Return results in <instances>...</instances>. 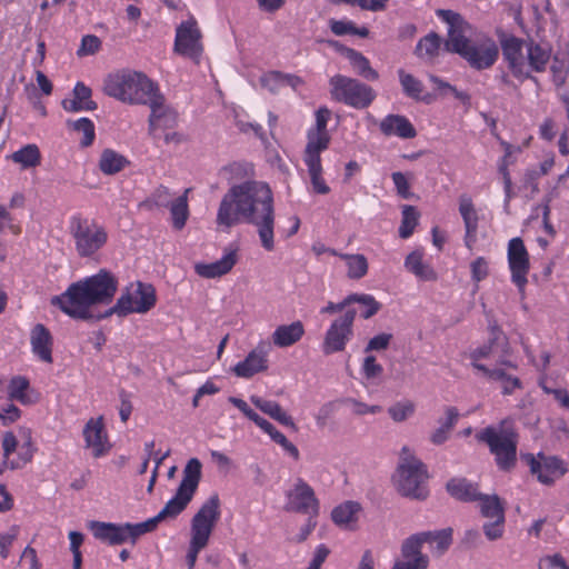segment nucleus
<instances>
[{
    "label": "nucleus",
    "mask_w": 569,
    "mask_h": 569,
    "mask_svg": "<svg viewBox=\"0 0 569 569\" xmlns=\"http://www.w3.org/2000/svg\"><path fill=\"white\" fill-rule=\"evenodd\" d=\"M499 40L503 59L512 76L521 82L531 79L532 76L527 68L526 57L523 54V48H526L528 41L507 33H503Z\"/></svg>",
    "instance_id": "obj_15"
},
{
    "label": "nucleus",
    "mask_w": 569,
    "mask_h": 569,
    "mask_svg": "<svg viewBox=\"0 0 569 569\" xmlns=\"http://www.w3.org/2000/svg\"><path fill=\"white\" fill-rule=\"evenodd\" d=\"M173 49L178 54L199 63L203 47L200 30L193 19L182 21L177 27Z\"/></svg>",
    "instance_id": "obj_16"
},
{
    "label": "nucleus",
    "mask_w": 569,
    "mask_h": 569,
    "mask_svg": "<svg viewBox=\"0 0 569 569\" xmlns=\"http://www.w3.org/2000/svg\"><path fill=\"white\" fill-rule=\"evenodd\" d=\"M329 27L332 33L336 36H346V34H352L355 22L350 20H335L331 19L329 21Z\"/></svg>",
    "instance_id": "obj_60"
},
{
    "label": "nucleus",
    "mask_w": 569,
    "mask_h": 569,
    "mask_svg": "<svg viewBox=\"0 0 569 569\" xmlns=\"http://www.w3.org/2000/svg\"><path fill=\"white\" fill-rule=\"evenodd\" d=\"M471 279L475 282H480L486 279L489 274L488 261L483 257H478L470 264Z\"/></svg>",
    "instance_id": "obj_53"
},
{
    "label": "nucleus",
    "mask_w": 569,
    "mask_h": 569,
    "mask_svg": "<svg viewBox=\"0 0 569 569\" xmlns=\"http://www.w3.org/2000/svg\"><path fill=\"white\" fill-rule=\"evenodd\" d=\"M507 260L511 281L523 298L530 271V258L523 240L520 237H515L509 240Z\"/></svg>",
    "instance_id": "obj_14"
},
{
    "label": "nucleus",
    "mask_w": 569,
    "mask_h": 569,
    "mask_svg": "<svg viewBox=\"0 0 569 569\" xmlns=\"http://www.w3.org/2000/svg\"><path fill=\"white\" fill-rule=\"evenodd\" d=\"M103 91L123 103L149 106L160 92L157 82L144 73L129 69H122L108 74L104 80Z\"/></svg>",
    "instance_id": "obj_5"
},
{
    "label": "nucleus",
    "mask_w": 569,
    "mask_h": 569,
    "mask_svg": "<svg viewBox=\"0 0 569 569\" xmlns=\"http://www.w3.org/2000/svg\"><path fill=\"white\" fill-rule=\"evenodd\" d=\"M117 290V277L100 269L96 274L71 283L60 296L52 297L51 305L72 319L89 320L92 318L90 308L110 303Z\"/></svg>",
    "instance_id": "obj_3"
},
{
    "label": "nucleus",
    "mask_w": 569,
    "mask_h": 569,
    "mask_svg": "<svg viewBox=\"0 0 569 569\" xmlns=\"http://www.w3.org/2000/svg\"><path fill=\"white\" fill-rule=\"evenodd\" d=\"M287 81L288 83L295 86L296 83H300L301 80L298 77L283 74L279 71H271L262 78L263 83L273 82L274 84H279Z\"/></svg>",
    "instance_id": "obj_59"
},
{
    "label": "nucleus",
    "mask_w": 569,
    "mask_h": 569,
    "mask_svg": "<svg viewBox=\"0 0 569 569\" xmlns=\"http://www.w3.org/2000/svg\"><path fill=\"white\" fill-rule=\"evenodd\" d=\"M68 126L83 134L80 141L82 147L87 148L93 143L96 138L94 123L89 118L83 117L76 121H68Z\"/></svg>",
    "instance_id": "obj_45"
},
{
    "label": "nucleus",
    "mask_w": 569,
    "mask_h": 569,
    "mask_svg": "<svg viewBox=\"0 0 569 569\" xmlns=\"http://www.w3.org/2000/svg\"><path fill=\"white\" fill-rule=\"evenodd\" d=\"M101 41L97 36L87 34L81 40V47L78 51L79 54H93L99 50Z\"/></svg>",
    "instance_id": "obj_61"
},
{
    "label": "nucleus",
    "mask_w": 569,
    "mask_h": 569,
    "mask_svg": "<svg viewBox=\"0 0 569 569\" xmlns=\"http://www.w3.org/2000/svg\"><path fill=\"white\" fill-rule=\"evenodd\" d=\"M18 535V528L12 527L10 532L0 533V556L2 559H7L10 553V547Z\"/></svg>",
    "instance_id": "obj_57"
},
{
    "label": "nucleus",
    "mask_w": 569,
    "mask_h": 569,
    "mask_svg": "<svg viewBox=\"0 0 569 569\" xmlns=\"http://www.w3.org/2000/svg\"><path fill=\"white\" fill-rule=\"evenodd\" d=\"M86 447L92 449L94 458L104 456L111 448L104 430L103 418H90L83 428Z\"/></svg>",
    "instance_id": "obj_19"
},
{
    "label": "nucleus",
    "mask_w": 569,
    "mask_h": 569,
    "mask_svg": "<svg viewBox=\"0 0 569 569\" xmlns=\"http://www.w3.org/2000/svg\"><path fill=\"white\" fill-rule=\"evenodd\" d=\"M171 193L167 187H158L152 194L142 203V206L152 209L154 207H169L171 204Z\"/></svg>",
    "instance_id": "obj_50"
},
{
    "label": "nucleus",
    "mask_w": 569,
    "mask_h": 569,
    "mask_svg": "<svg viewBox=\"0 0 569 569\" xmlns=\"http://www.w3.org/2000/svg\"><path fill=\"white\" fill-rule=\"evenodd\" d=\"M29 388V380L26 377H13L8 387L9 398L26 403V391Z\"/></svg>",
    "instance_id": "obj_49"
},
{
    "label": "nucleus",
    "mask_w": 569,
    "mask_h": 569,
    "mask_svg": "<svg viewBox=\"0 0 569 569\" xmlns=\"http://www.w3.org/2000/svg\"><path fill=\"white\" fill-rule=\"evenodd\" d=\"M218 221L228 227L242 221L252 224L261 247L268 252L274 250V198L268 183L246 181L231 187L221 200Z\"/></svg>",
    "instance_id": "obj_1"
},
{
    "label": "nucleus",
    "mask_w": 569,
    "mask_h": 569,
    "mask_svg": "<svg viewBox=\"0 0 569 569\" xmlns=\"http://www.w3.org/2000/svg\"><path fill=\"white\" fill-rule=\"evenodd\" d=\"M379 129L386 137H398L400 139H413L417 130L411 121L402 114H387L381 119Z\"/></svg>",
    "instance_id": "obj_22"
},
{
    "label": "nucleus",
    "mask_w": 569,
    "mask_h": 569,
    "mask_svg": "<svg viewBox=\"0 0 569 569\" xmlns=\"http://www.w3.org/2000/svg\"><path fill=\"white\" fill-rule=\"evenodd\" d=\"M526 52L527 68L530 73L546 71L551 57V49L548 46H542L530 39L526 43Z\"/></svg>",
    "instance_id": "obj_27"
},
{
    "label": "nucleus",
    "mask_w": 569,
    "mask_h": 569,
    "mask_svg": "<svg viewBox=\"0 0 569 569\" xmlns=\"http://www.w3.org/2000/svg\"><path fill=\"white\" fill-rule=\"evenodd\" d=\"M14 163H19L22 169L34 168L41 162V153L37 144L29 143L10 156Z\"/></svg>",
    "instance_id": "obj_37"
},
{
    "label": "nucleus",
    "mask_w": 569,
    "mask_h": 569,
    "mask_svg": "<svg viewBox=\"0 0 569 569\" xmlns=\"http://www.w3.org/2000/svg\"><path fill=\"white\" fill-rule=\"evenodd\" d=\"M392 339L391 333H380L371 338L365 349L366 352L386 350Z\"/></svg>",
    "instance_id": "obj_56"
},
{
    "label": "nucleus",
    "mask_w": 569,
    "mask_h": 569,
    "mask_svg": "<svg viewBox=\"0 0 569 569\" xmlns=\"http://www.w3.org/2000/svg\"><path fill=\"white\" fill-rule=\"evenodd\" d=\"M268 359L267 353L262 349H253L240 362H238L233 370L238 377L251 378L256 373L267 370Z\"/></svg>",
    "instance_id": "obj_26"
},
{
    "label": "nucleus",
    "mask_w": 569,
    "mask_h": 569,
    "mask_svg": "<svg viewBox=\"0 0 569 569\" xmlns=\"http://www.w3.org/2000/svg\"><path fill=\"white\" fill-rule=\"evenodd\" d=\"M480 502V512L485 518H503L505 509L498 496L481 495L478 498Z\"/></svg>",
    "instance_id": "obj_41"
},
{
    "label": "nucleus",
    "mask_w": 569,
    "mask_h": 569,
    "mask_svg": "<svg viewBox=\"0 0 569 569\" xmlns=\"http://www.w3.org/2000/svg\"><path fill=\"white\" fill-rule=\"evenodd\" d=\"M250 401L254 405L256 408L261 410L263 413L268 415L270 418L274 419L279 423L297 429L296 423L291 416H289L281 406L272 400H266L259 396H251Z\"/></svg>",
    "instance_id": "obj_30"
},
{
    "label": "nucleus",
    "mask_w": 569,
    "mask_h": 569,
    "mask_svg": "<svg viewBox=\"0 0 569 569\" xmlns=\"http://www.w3.org/2000/svg\"><path fill=\"white\" fill-rule=\"evenodd\" d=\"M305 335V326L300 320L276 328L271 338L274 346L288 348L301 340Z\"/></svg>",
    "instance_id": "obj_29"
},
{
    "label": "nucleus",
    "mask_w": 569,
    "mask_h": 569,
    "mask_svg": "<svg viewBox=\"0 0 569 569\" xmlns=\"http://www.w3.org/2000/svg\"><path fill=\"white\" fill-rule=\"evenodd\" d=\"M34 450L36 449L33 448L32 440L29 433L26 441L19 448L18 458L10 461L9 468L11 470L23 468L27 463H29L32 460Z\"/></svg>",
    "instance_id": "obj_48"
},
{
    "label": "nucleus",
    "mask_w": 569,
    "mask_h": 569,
    "mask_svg": "<svg viewBox=\"0 0 569 569\" xmlns=\"http://www.w3.org/2000/svg\"><path fill=\"white\" fill-rule=\"evenodd\" d=\"M429 533L422 531L408 537L401 545V555L405 560L427 557L421 552L422 545L427 542Z\"/></svg>",
    "instance_id": "obj_38"
},
{
    "label": "nucleus",
    "mask_w": 569,
    "mask_h": 569,
    "mask_svg": "<svg viewBox=\"0 0 569 569\" xmlns=\"http://www.w3.org/2000/svg\"><path fill=\"white\" fill-rule=\"evenodd\" d=\"M428 565V557H419L413 560H398L391 569H427Z\"/></svg>",
    "instance_id": "obj_62"
},
{
    "label": "nucleus",
    "mask_w": 569,
    "mask_h": 569,
    "mask_svg": "<svg viewBox=\"0 0 569 569\" xmlns=\"http://www.w3.org/2000/svg\"><path fill=\"white\" fill-rule=\"evenodd\" d=\"M383 371V368L380 363L377 362L375 356H367L362 363V372L367 379H373L380 376Z\"/></svg>",
    "instance_id": "obj_55"
},
{
    "label": "nucleus",
    "mask_w": 569,
    "mask_h": 569,
    "mask_svg": "<svg viewBox=\"0 0 569 569\" xmlns=\"http://www.w3.org/2000/svg\"><path fill=\"white\" fill-rule=\"evenodd\" d=\"M419 220V213L413 206L406 204L402 208V219L399 227V237L408 239L412 236Z\"/></svg>",
    "instance_id": "obj_43"
},
{
    "label": "nucleus",
    "mask_w": 569,
    "mask_h": 569,
    "mask_svg": "<svg viewBox=\"0 0 569 569\" xmlns=\"http://www.w3.org/2000/svg\"><path fill=\"white\" fill-rule=\"evenodd\" d=\"M392 181H393V184L396 187V190H397V193L403 198V199H408L411 193H410V184L406 178V176L402 173V172H393L392 176Z\"/></svg>",
    "instance_id": "obj_58"
},
{
    "label": "nucleus",
    "mask_w": 569,
    "mask_h": 569,
    "mask_svg": "<svg viewBox=\"0 0 569 569\" xmlns=\"http://www.w3.org/2000/svg\"><path fill=\"white\" fill-rule=\"evenodd\" d=\"M70 230L76 249L80 257H91L99 251L108 240L106 229L93 220L73 216L70 219Z\"/></svg>",
    "instance_id": "obj_10"
},
{
    "label": "nucleus",
    "mask_w": 569,
    "mask_h": 569,
    "mask_svg": "<svg viewBox=\"0 0 569 569\" xmlns=\"http://www.w3.org/2000/svg\"><path fill=\"white\" fill-rule=\"evenodd\" d=\"M238 261V247L229 246L223 250V254L216 260V277L227 274Z\"/></svg>",
    "instance_id": "obj_47"
},
{
    "label": "nucleus",
    "mask_w": 569,
    "mask_h": 569,
    "mask_svg": "<svg viewBox=\"0 0 569 569\" xmlns=\"http://www.w3.org/2000/svg\"><path fill=\"white\" fill-rule=\"evenodd\" d=\"M273 441L279 445L283 452L290 456L293 460H299L300 453L298 448L291 441H289L282 432L276 435V439Z\"/></svg>",
    "instance_id": "obj_63"
},
{
    "label": "nucleus",
    "mask_w": 569,
    "mask_h": 569,
    "mask_svg": "<svg viewBox=\"0 0 569 569\" xmlns=\"http://www.w3.org/2000/svg\"><path fill=\"white\" fill-rule=\"evenodd\" d=\"M213 530V497H209L191 519L190 542L186 556L189 569H193L199 552L208 545Z\"/></svg>",
    "instance_id": "obj_11"
},
{
    "label": "nucleus",
    "mask_w": 569,
    "mask_h": 569,
    "mask_svg": "<svg viewBox=\"0 0 569 569\" xmlns=\"http://www.w3.org/2000/svg\"><path fill=\"white\" fill-rule=\"evenodd\" d=\"M405 268L421 281H436L438 273L433 267L423 260V250L411 251L405 259Z\"/></svg>",
    "instance_id": "obj_25"
},
{
    "label": "nucleus",
    "mask_w": 569,
    "mask_h": 569,
    "mask_svg": "<svg viewBox=\"0 0 569 569\" xmlns=\"http://www.w3.org/2000/svg\"><path fill=\"white\" fill-rule=\"evenodd\" d=\"M448 493L460 501L472 502L480 497L478 486L466 478H452L446 485Z\"/></svg>",
    "instance_id": "obj_31"
},
{
    "label": "nucleus",
    "mask_w": 569,
    "mask_h": 569,
    "mask_svg": "<svg viewBox=\"0 0 569 569\" xmlns=\"http://www.w3.org/2000/svg\"><path fill=\"white\" fill-rule=\"evenodd\" d=\"M429 533L427 543L433 545L436 543V550L438 555L445 553L450 545L452 543V529L445 528L438 531H426Z\"/></svg>",
    "instance_id": "obj_46"
},
{
    "label": "nucleus",
    "mask_w": 569,
    "mask_h": 569,
    "mask_svg": "<svg viewBox=\"0 0 569 569\" xmlns=\"http://www.w3.org/2000/svg\"><path fill=\"white\" fill-rule=\"evenodd\" d=\"M360 510V503L346 501L333 508L331 519L339 527H350V525L357 522Z\"/></svg>",
    "instance_id": "obj_33"
},
{
    "label": "nucleus",
    "mask_w": 569,
    "mask_h": 569,
    "mask_svg": "<svg viewBox=\"0 0 569 569\" xmlns=\"http://www.w3.org/2000/svg\"><path fill=\"white\" fill-rule=\"evenodd\" d=\"M202 465L199 459L191 458L182 472V480L176 495L164 505L159 513L139 523H112L90 521L89 529L93 537L101 542L118 546L130 540L132 543L139 537L152 532L166 518H174L180 515L192 500L201 479Z\"/></svg>",
    "instance_id": "obj_2"
},
{
    "label": "nucleus",
    "mask_w": 569,
    "mask_h": 569,
    "mask_svg": "<svg viewBox=\"0 0 569 569\" xmlns=\"http://www.w3.org/2000/svg\"><path fill=\"white\" fill-rule=\"evenodd\" d=\"M437 17L448 26L446 50L459 54L471 68L486 70L498 60L499 48L496 41L485 33H477L468 38L466 33L470 24L458 12L448 9H438Z\"/></svg>",
    "instance_id": "obj_4"
},
{
    "label": "nucleus",
    "mask_w": 569,
    "mask_h": 569,
    "mask_svg": "<svg viewBox=\"0 0 569 569\" xmlns=\"http://www.w3.org/2000/svg\"><path fill=\"white\" fill-rule=\"evenodd\" d=\"M331 99L338 103L362 110L371 106L377 94L368 84L343 74H335L329 80Z\"/></svg>",
    "instance_id": "obj_9"
},
{
    "label": "nucleus",
    "mask_w": 569,
    "mask_h": 569,
    "mask_svg": "<svg viewBox=\"0 0 569 569\" xmlns=\"http://www.w3.org/2000/svg\"><path fill=\"white\" fill-rule=\"evenodd\" d=\"M441 42L438 33L430 32L418 41L415 53L420 59L431 61L438 56Z\"/></svg>",
    "instance_id": "obj_35"
},
{
    "label": "nucleus",
    "mask_w": 569,
    "mask_h": 569,
    "mask_svg": "<svg viewBox=\"0 0 569 569\" xmlns=\"http://www.w3.org/2000/svg\"><path fill=\"white\" fill-rule=\"evenodd\" d=\"M339 258L345 260L347 266V276L349 279L359 280L368 273V260L360 253H341Z\"/></svg>",
    "instance_id": "obj_36"
},
{
    "label": "nucleus",
    "mask_w": 569,
    "mask_h": 569,
    "mask_svg": "<svg viewBox=\"0 0 569 569\" xmlns=\"http://www.w3.org/2000/svg\"><path fill=\"white\" fill-rule=\"evenodd\" d=\"M541 388L545 393L552 395L561 408L569 411V392L567 389H553L545 385H542Z\"/></svg>",
    "instance_id": "obj_64"
},
{
    "label": "nucleus",
    "mask_w": 569,
    "mask_h": 569,
    "mask_svg": "<svg viewBox=\"0 0 569 569\" xmlns=\"http://www.w3.org/2000/svg\"><path fill=\"white\" fill-rule=\"evenodd\" d=\"M92 90L83 82L76 83L72 98L62 100V108L68 112L94 111L98 104L91 99Z\"/></svg>",
    "instance_id": "obj_23"
},
{
    "label": "nucleus",
    "mask_w": 569,
    "mask_h": 569,
    "mask_svg": "<svg viewBox=\"0 0 569 569\" xmlns=\"http://www.w3.org/2000/svg\"><path fill=\"white\" fill-rule=\"evenodd\" d=\"M188 191H189V189H187L182 196H179L169 206L171 218H172V224H173V228L177 230H181L186 226L187 219L189 217L188 199H187Z\"/></svg>",
    "instance_id": "obj_40"
},
{
    "label": "nucleus",
    "mask_w": 569,
    "mask_h": 569,
    "mask_svg": "<svg viewBox=\"0 0 569 569\" xmlns=\"http://www.w3.org/2000/svg\"><path fill=\"white\" fill-rule=\"evenodd\" d=\"M129 163L126 157L112 149H104L99 160V169L102 173L112 176L120 172Z\"/></svg>",
    "instance_id": "obj_34"
},
{
    "label": "nucleus",
    "mask_w": 569,
    "mask_h": 569,
    "mask_svg": "<svg viewBox=\"0 0 569 569\" xmlns=\"http://www.w3.org/2000/svg\"><path fill=\"white\" fill-rule=\"evenodd\" d=\"M287 511L317 518L320 512V501L313 488L302 478H297L292 488L286 492Z\"/></svg>",
    "instance_id": "obj_12"
},
{
    "label": "nucleus",
    "mask_w": 569,
    "mask_h": 569,
    "mask_svg": "<svg viewBox=\"0 0 569 569\" xmlns=\"http://www.w3.org/2000/svg\"><path fill=\"white\" fill-rule=\"evenodd\" d=\"M32 352L43 362H52L53 338L47 327L37 323L30 333Z\"/></svg>",
    "instance_id": "obj_24"
},
{
    "label": "nucleus",
    "mask_w": 569,
    "mask_h": 569,
    "mask_svg": "<svg viewBox=\"0 0 569 569\" xmlns=\"http://www.w3.org/2000/svg\"><path fill=\"white\" fill-rule=\"evenodd\" d=\"M493 522L483 525V532L488 540L493 541L502 537L505 532V517L493 518Z\"/></svg>",
    "instance_id": "obj_54"
},
{
    "label": "nucleus",
    "mask_w": 569,
    "mask_h": 569,
    "mask_svg": "<svg viewBox=\"0 0 569 569\" xmlns=\"http://www.w3.org/2000/svg\"><path fill=\"white\" fill-rule=\"evenodd\" d=\"M331 112L328 108H319L316 112V127L308 130L305 151L322 152L329 148L330 134L327 130Z\"/></svg>",
    "instance_id": "obj_20"
},
{
    "label": "nucleus",
    "mask_w": 569,
    "mask_h": 569,
    "mask_svg": "<svg viewBox=\"0 0 569 569\" xmlns=\"http://www.w3.org/2000/svg\"><path fill=\"white\" fill-rule=\"evenodd\" d=\"M398 74L405 94L411 99L420 100L423 91L422 82L402 69L398 71Z\"/></svg>",
    "instance_id": "obj_44"
},
{
    "label": "nucleus",
    "mask_w": 569,
    "mask_h": 569,
    "mask_svg": "<svg viewBox=\"0 0 569 569\" xmlns=\"http://www.w3.org/2000/svg\"><path fill=\"white\" fill-rule=\"evenodd\" d=\"M357 316L355 309H347L342 316L335 319L326 331L322 351L325 355L341 352L353 337V322Z\"/></svg>",
    "instance_id": "obj_13"
},
{
    "label": "nucleus",
    "mask_w": 569,
    "mask_h": 569,
    "mask_svg": "<svg viewBox=\"0 0 569 569\" xmlns=\"http://www.w3.org/2000/svg\"><path fill=\"white\" fill-rule=\"evenodd\" d=\"M505 147V156L500 159L498 163V172L502 178L503 183V191H505V206H509L510 200L513 197L512 192V180L509 171L510 161L509 158L511 157V144L503 142Z\"/></svg>",
    "instance_id": "obj_39"
},
{
    "label": "nucleus",
    "mask_w": 569,
    "mask_h": 569,
    "mask_svg": "<svg viewBox=\"0 0 569 569\" xmlns=\"http://www.w3.org/2000/svg\"><path fill=\"white\" fill-rule=\"evenodd\" d=\"M148 107L150 108L149 132L154 139L160 138V132L171 130L177 126L178 113L166 103V98L161 91Z\"/></svg>",
    "instance_id": "obj_18"
},
{
    "label": "nucleus",
    "mask_w": 569,
    "mask_h": 569,
    "mask_svg": "<svg viewBox=\"0 0 569 569\" xmlns=\"http://www.w3.org/2000/svg\"><path fill=\"white\" fill-rule=\"evenodd\" d=\"M345 53L358 76L370 81L378 80L379 73L371 67L369 59L361 52L346 48Z\"/></svg>",
    "instance_id": "obj_32"
},
{
    "label": "nucleus",
    "mask_w": 569,
    "mask_h": 569,
    "mask_svg": "<svg viewBox=\"0 0 569 569\" xmlns=\"http://www.w3.org/2000/svg\"><path fill=\"white\" fill-rule=\"evenodd\" d=\"M156 302L154 287L150 283L136 281L124 288L117 302L99 316V319L112 315L126 317L130 313H146L156 306Z\"/></svg>",
    "instance_id": "obj_8"
},
{
    "label": "nucleus",
    "mask_w": 569,
    "mask_h": 569,
    "mask_svg": "<svg viewBox=\"0 0 569 569\" xmlns=\"http://www.w3.org/2000/svg\"><path fill=\"white\" fill-rule=\"evenodd\" d=\"M388 412L393 421L401 422L413 415L415 405L412 401H399L388 409Z\"/></svg>",
    "instance_id": "obj_52"
},
{
    "label": "nucleus",
    "mask_w": 569,
    "mask_h": 569,
    "mask_svg": "<svg viewBox=\"0 0 569 569\" xmlns=\"http://www.w3.org/2000/svg\"><path fill=\"white\" fill-rule=\"evenodd\" d=\"M527 461L530 472L537 476L540 483L551 486L556 480L560 479L568 471L563 460L553 457L538 453L537 457L528 455Z\"/></svg>",
    "instance_id": "obj_17"
},
{
    "label": "nucleus",
    "mask_w": 569,
    "mask_h": 569,
    "mask_svg": "<svg viewBox=\"0 0 569 569\" xmlns=\"http://www.w3.org/2000/svg\"><path fill=\"white\" fill-rule=\"evenodd\" d=\"M348 301L351 303H359L362 306L360 316L363 319L373 317L380 309V303L373 296L367 293H351L348 296Z\"/></svg>",
    "instance_id": "obj_42"
},
{
    "label": "nucleus",
    "mask_w": 569,
    "mask_h": 569,
    "mask_svg": "<svg viewBox=\"0 0 569 569\" xmlns=\"http://www.w3.org/2000/svg\"><path fill=\"white\" fill-rule=\"evenodd\" d=\"M427 479L428 472L426 466L413 457L407 447H403L400 463L393 476L397 490L403 497L425 500L429 495Z\"/></svg>",
    "instance_id": "obj_7"
},
{
    "label": "nucleus",
    "mask_w": 569,
    "mask_h": 569,
    "mask_svg": "<svg viewBox=\"0 0 569 569\" xmlns=\"http://www.w3.org/2000/svg\"><path fill=\"white\" fill-rule=\"evenodd\" d=\"M518 432L512 419H503L499 428L488 426L476 433L479 442L486 443L501 471H510L517 462Z\"/></svg>",
    "instance_id": "obj_6"
},
{
    "label": "nucleus",
    "mask_w": 569,
    "mask_h": 569,
    "mask_svg": "<svg viewBox=\"0 0 569 569\" xmlns=\"http://www.w3.org/2000/svg\"><path fill=\"white\" fill-rule=\"evenodd\" d=\"M497 347L498 346L487 341L485 345L473 349L469 355L471 366L478 371L479 367H486L483 363H481V360L491 358Z\"/></svg>",
    "instance_id": "obj_51"
},
{
    "label": "nucleus",
    "mask_w": 569,
    "mask_h": 569,
    "mask_svg": "<svg viewBox=\"0 0 569 569\" xmlns=\"http://www.w3.org/2000/svg\"><path fill=\"white\" fill-rule=\"evenodd\" d=\"M459 213L465 224V246L472 250L477 241L479 216L472 199L467 194L459 197Z\"/></svg>",
    "instance_id": "obj_21"
},
{
    "label": "nucleus",
    "mask_w": 569,
    "mask_h": 569,
    "mask_svg": "<svg viewBox=\"0 0 569 569\" xmlns=\"http://www.w3.org/2000/svg\"><path fill=\"white\" fill-rule=\"evenodd\" d=\"M303 161L308 168L313 191L319 194L329 193L330 188L322 177L321 152L305 151Z\"/></svg>",
    "instance_id": "obj_28"
}]
</instances>
